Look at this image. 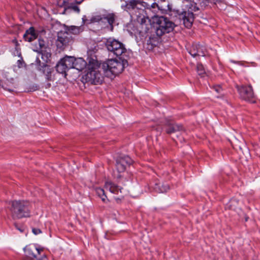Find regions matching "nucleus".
<instances>
[{"instance_id": "9", "label": "nucleus", "mask_w": 260, "mask_h": 260, "mask_svg": "<svg viewBox=\"0 0 260 260\" xmlns=\"http://www.w3.org/2000/svg\"><path fill=\"white\" fill-rule=\"evenodd\" d=\"M132 163L133 160L128 156H120L116 159V168L118 172H123L125 171L126 167Z\"/></svg>"}, {"instance_id": "2", "label": "nucleus", "mask_w": 260, "mask_h": 260, "mask_svg": "<svg viewBox=\"0 0 260 260\" xmlns=\"http://www.w3.org/2000/svg\"><path fill=\"white\" fill-rule=\"evenodd\" d=\"M102 64L96 61H90L86 73L83 76V81L90 84H101L104 80Z\"/></svg>"}, {"instance_id": "16", "label": "nucleus", "mask_w": 260, "mask_h": 260, "mask_svg": "<svg viewBox=\"0 0 260 260\" xmlns=\"http://www.w3.org/2000/svg\"><path fill=\"white\" fill-rule=\"evenodd\" d=\"M183 7L184 9L187 10V12L193 13L198 10L197 4L191 0H184Z\"/></svg>"}, {"instance_id": "39", "label": "nucleus", "mask_w": 260, "mask_h": 260, "mask_svg": "<svg viewBox=\"0 0 260 260\" xmlns=\"http://www.w3.org/2000/svg\"><path fill=\"white\" fill-rule=\"evenodd\" d=\"M48 85L49 87H50L51 86V84H48Z\"/></svg>"}, {"instance_id": "37", "label": "nucleus", "mask_w": 260, "mask_h": 260, "mask_svg": "<svg viewBox=\"0 0 260 260\" xmlns=\"http://www.w3.org/2000/svg\"><path fill=\"white\" fill-rule=\"evenodd\" d=\"M145 31L146 32H147V30H149V27H148V26H145Z\"/></svg>"}, {"instance_id": "5", "label": "nucleus", "mask_w": 260, "mask_h": 260, "mask_svg": "<svg viewBox=\"0 0 260 260\" xmlns=\"http://www.w3.org/2000/svg\"><path fill=\"white\" fill-rule=\"evenodd\" d=\"M123 56H122V58ZM127 64L126 59L123 58L120 60L109 59L102 63L103 71L106 76H109L110 74L117 75L120 74L124 70L125 65Z\"/></svg>"}, {"instance_id": "3", "label": "nucleus", "mask_w": 260, "mask_h": 260, "mask_svg": "<svg viewBox=\"0 0 260 260\" xmlns=\"http://www.w3.org/2000/svg\"><path fill=\"white\" fill-rule=\"evenodd\" d=\"M116 16L114 13L107 11L93 15L89 19L85 16L82 18L84 24H89L91 23L98 22L102 28H109L111 31L113 29V23L115 21Z\"/></svg>"}, {"instance_id": "17", "label": "nucleus", "mask_w": 260, "mask_h": 260, "mask_svg": "<svg viewBox=\"0 0 260 260\" xmlns=\"http://www.w3.org/2000/svg\"><path fill=\"white\" fill-rule=\"evenodd\" d=\"M41 68H42L40 69V70H42L43 73L45 75L46 79L47 81H53L54 80V77L52 75V73L53 70L49 66L44 63Z\"/></svg>"}, {"instance_id": "32", "label": "nucleus", "mask_w": 260, "mask_h": 260, "mask_svg": "<svg viewBox=\"0 0 260 260\" xmlns=\"http://www.w3.org/2000/svg\"><path fill=\"white\" fill-rule=\"evenodd\" d=\"M32 231L35 235H38L41 233V231L39 229H32Z\"/></svg>"}, {"instance_id": "10", "label": "nucleus", "mask_w": 260, "mask_h": 260, "mask_svg": "<svg viewBox=\"0 0 260 260\" xmlns=\"http://www.w3.org/2000/svg\"><path fill=\"white\" fill-rule=\"evenodd\" d=\"M24 251L26 256L30 259H37V260H41L39 257L42 251V249H39L34 245H30L26 246L24 248Z\"/></svg>"}, {"instance_id": "12", "label": "nucleus", "mask_w": 260, "mask_h": 260, "mask_svg": "<svg viewBox=\"0 0 260 260\" xmlns=\"http://www.w3.org/2000/svg\"><path fill=\"white\" fill-rule=\"evenodd\" d=\"M205 48L200 44H193L191 46L189 53L195 57L197 56H204L206 55Z\"/></svg>"}, {"instance_id": "11", "label": "nucleus", "mask_w": 260, "mask_h": 260, "mask_svg": "<svg viewBox=\"0 0 260 260\" xmlns=\"http://www.w3.org/2000/svg\"><path fill=\"white\" fill-rule=\"evenodd\" d=\"M184 131V129L182 125L171 122H168L165 126V131L169 135L176 133L178 136L179 134H181Z\"/></svg>"}, {"instance_id": "6", "label": "nucleus", "mask_w": 260, "mask_h": 260, "mask_svg": "<svg viewBox=\"0 0 260 260\" xmlns=\"http://www.w3.org/2000/svg\"><path fill=\"white\" fill-rule=\"evenodd\" d=\"M105 44L108 51L117 56H124L126 53L124 44L115 39L109 38Z\"/></svg>"}, {"instance_id": "14", "label": "nucleus", "mask_w": 260, "mask_h": 260, "mask_svg": "<svg viewBox=\"0 0 260 260\" xmlns=\"http://www.w3.org/2000/svg\"><path fill=\"white\" fill-rule=\"evenodd\" d=\"M140 0H125V4L122 5V8L126 11H131L137 8L138 5L141 4Z\"/></svg>"}, {"instance_id": "20", "label": "nucleus", "mask_w": 260, "mask_h": 260, "mask_svg": "<svg viewBox=\"0 0 260 260\" xmlns=\"http://www.w3.org/2000/svg\"><path fill=\"white\" fill-rule=\"evenodd\" d=\"M170 187L168 184L164 183H156L154 187L155 191L159 193H164L168 191Z\"/></svg>"}, {"instance_id": "13", "label": "nucleus", "mask_w": 260, "mask_h": 260, "mask_svg": "<svg viewBox=\"0 0 260 260\" xmlns=\"http://www.w3.org/2000/svg\"><path fill=\"white\" fill-rule=\"evenodd\" d=\"M104 186L106 189L109 190L114 194L118 195L122 193V188L111 182H106Z\"/></svg>"}, {"instance_id": "29", "label": "nucleus", "mask_w": 260, "mask_h": 260, "mask_svg": "<svg viewBox=\"0 0 260 260\" xmlns=\"http://www.w3.org/2000/svg\"><path fill=\"white\" fill-rule=\"evenodd\" d=\"M155 8H157L158 10L159 9V7L158 5L156 3H153L151 5H147V9L151 10V9H154Z\"/></svg>"}, {"instance_id": "4", "label": "nucleus", "mask_w": 260, "mask_h": 260, "mask_svg": "<svg viewBox=\"0 0 260 260\" xmlns=\"http://www.w3.org/2000/svg\"><path fill=\"white\" fill-rule=\"evenodd\" d=\"M30 204L27 201H13L11 203L12 217L13 219H20L29 217L30 215Z\"/></svg>"}, {"instance_id": "30", "label": "nucleus", "mask_w": 260, "mask_h": 260, "mask_svg": "<svg viewBox=\"0 0 260 260\" xmlns=\"http://www.w3.org/2000/svg\"><path fill=\"white\" fill-rule=\"evenodd\" d=\"M147 20H148V22H149V20L148 18H146L145 17H143V18H141L140 19V23L141 25L142 26V27L144 26V24L146 23Z\"/></svg>"}, {"instance_id": "18", "label": "nucleus", "mask_w": 260, "mask_h": 260, "mask_svg": "<svg viewBox=\"0 0 260 260\" xmlns=\"http://www.w3.org/2000/svg\"><path fill=\"white\" fill-rule=\"evenodd\" d=\"M36 47L38 50L37 51L40 52L42 54V58H43V56L45 55V52H47L45 42L42 39H39L38 43L36 44ZM50 53L46 52V57L47 58L50 57Z\"/></svg>"}, {"instance_id": "15", "label": "nucleus", "mask_w": 260, "mask_h": 260, "mask_svg": "<svg viewBox=\"0 0 260 260\" xmlns=\"http://www.w3.org/2000/svg\"><path fill=\"white\" fill-rule=\"evenodd\" d=\"M37 37L38 35L35 32V30L33 27H30L28 29L26 30L23 35V38L25 41L29 42L35 40Z\"/></svg>"}, {"instance_id": "22", "label": "nucleus", "mask_w": 260, "mask_h": 260, "mask_svg": "<svg viewBox=\"0 0 260 260\" xmlns=\"http://www.w3.org/2000/svg\"><path fill=\"white\" fill-rule=\"evenodd\" d=\"M55 68L58 73L65 75H66V72L68 70L62 59L57 63Z\"/></svg>"}, {"instance_id": "23", "label": "nucleus", "mask_w": 260, "mask_h": 260, "mask_svg": "<svg viewBox=\"0 0 260 260\" xmlns=\"http://www.w3.org/2000/svg\"><path fill=\"white\" fill-rule=\"evenodd\" d=\"M66 67L68 70L70 69L73 68L74 61H75V57L73 56H66L62 58Z\"/></svg>"}, {"instance_id": "7", "label": "nucleus", "mask_w": 260, "mask_h": 260, "mask_svg": "<svg viewBox=\"0 0 260 260\" xmlns=\"http://www.w3.org/2000/svg\"><path fill=\"white\" fill-rule=\"evenodd\" d=\"M241 99L250 103H254V95L251 86H237Z\"/></svg>"}, {"instance_id": "24", "label": "nucleus", "mask_w": 260, "mask_h": 260, "mask_svg": "<svg viewBox=\"0 0 260 260\" xmlns=\"http://www.w3.org/2000/svg\"><path fill=\"white\" fill-rule=\"evenodd\" d=\"M75 1L77 4H81L83 0H57V4L60 7H67L70 4Z\"/></svg>"}, {"instance_id": "1", "label": "nucleus", "mask_w": 260, "mask_h": 260, "mask_svg": "<svg viewBox=\"0 0 260 260\" xmlns=\"http://www.w3.org/2000/svg\"><path fill=\"white\" fill-rule=\"evenodd\" d=\"M175 27V24L170 21L167 18L164 17H159L155 25L151 28V32L155 33L149 37V40L147 41V44L150 46V49H152L155 46L159 40L160 37L166 33H169L172 31Z\"/></svg>"}, {"instance_id": "28", "label": "nucleus", "mask_w": 260, "mask_h": 260, "mask_svg": "<svg viewBox=\"0 0 260 260\" xmlns=\"http://www.w3.org/2000/svg\"><path fill=\"white\" fill-rule=\"evenodd\" d=\"M213 89L215 91H216L217 93H219L221 94L220 96H217V98L221 97L223 94H222V92L223 91V89L222 87L219 85H216L213 86Z\"/></svg>"}, {"instance_id": "21", "label": "nucleus", "mask_w": 260, "mask_h": 260, "mask_svg": "<svg viewBox=\"0 0 260 260\" xmlns=\"http://www.w3.org/2000/svg\"><path fill=\"white\" fill-rule=\"evenodd\" d=\"M86 66V61L82 58H75L73 68L79 71L83 70Z\"/></svg>"}, {"instance_id": "31", "label": "nucleus", "mask_w": 260, "mask_h": 260, "mask_svg": "<svg viewBox=\"0 0 260 260\" xmlns=\"http://www.w3.org/2000/svg\"><path fill=\"white\" fill-rule=\"evenodd\" d=\"M71 9H72L74 11L79 13L80 12V9L77 6H71Z\"/></svg>"}, {"instance_id": "36", "label": "nucleus", "mask_w": 260, "mask_h": 260, "mask_svg": "<svg viewBox=\"0 0 260 260\" xmlns=\"http://www.w3.org/2000/svg\"><path fill=\"white\" fill-rule=\"evenodd\" d=\"M122 197H123V196L121 194V195H120V196H119V198H116V200H120V198H122Z\"/></svg>"}, {"instance_id": "35", "label": "nucleus", "mask_w": 260, "mask_h": 260, "mask_svg": "<svg viewBox=\"0 0 260 260\" xmlns=\"http://www.w3.org/2000/svg\"><path fill=\"white\" fill-rule=\"evenodd\" d=\"M4 89H5V90H7L9 91H11V92L13 91L12 89H9V88H6H6H4Z\"/></svg>"}, {"instance_id": "33", "label": "nucleus", "mask_w": 260, "mask_h": 260, "mask_svg": "<svg viewBox=\"0 0 260 260\" xmlns=\"http://www.w3.org/2000/svg\"><path fill=\"white\" fill-rule=\"evenodd\" d=\"M231 61L233 63H238V64H240L241 66H244V62L243 61H236L234 60H231Z\"/></svg>"}, {"instance_id": "27", "label": "nucleus", "mask_w": 260, "mask_h": 260, "mask_svg": "<svg viewBox=\"0 0 260 260\" xmlns=\"http://www.w3.org/2000/svg\"><path fill=\"white\" fill-rule=\"evenodd\" d=\"M197 71L200 76H203L206 74L205 70L203 66L201 63H198L197 66Z\"/></svg>"}, {"instance_id": "26", "label": "nucleus", "mask_w": 260, "mask_h": 260, "mask_svg": "<svg viewBox=\"0 0 260 260\" xmlns=\"http://www.w3.org/2000/svg\"><path fill=\"white\" fill-rule=\"evenodd\" d=\"M95 192L98 196L101 198L102 200L105 202L107 200V198L105 194V190L102 188L97 187L95 188Z\"/></svg>"}, {"instance_id": "41", "label": "nucleus", "mask_w": 260, "mask_h": 260, "mask_svg": "<svg viewBox=\"0 0 260 260\" xmlns=\"http://www.w3.org/2000/svg\"><path fill=\"white\" fill-rule=\"evenodd\" d=\"M38 62H39V63H41V61H40V60H38Z\"/></svg>"}, {"instance_id": "40", "label": "nucleus", "mask_w": 260, "mask_h": 260, "mask_svg": "<svg viewBox=\"0 0 260 260\" xmlns=\"http://www.w3.org/2000/svg\"><path fill=\"white\" fill-rule=\"evenodd\" d=\"M19 231H20L21 232H22V230H21V229H18Z\"/></svg>"}, {"instance_id": "38", "label": "nucleus", "mask_w": 260, "mask_h": 260, "mask_svg": "<svg viewBox=\"0 0 260 260\" xmlns=\"http://www.w3.org/2000/svg\"><path fill=\"white\" fill-rule=\"evenodd\" d=\"M155 1H156V0H154ZM160 2L161 3H164L166 2V0H159Z\"/></svg>"}, {"instance_id": "34", "label": "nucleus", "mask_w": 260, "mask_h": 260, "mask_svg": "<svg viewBox=\"0 0 260 260\" xmlns=\"http://www.w3.org/2000/svg\"><path fill=\"white\" fill-rule=\"evenodd\" d=\"M22 61L21 60H18L17 62V66L19 68H21L22 66Z\"/></svg>"}, {"instance_id": "25", "label": "nucleus", "mask_w": 260, "mask_h": 260, "mask_svg": "<svg viewBox=\"0 0 260 260\" xmlns=\"http://www.w3.org/2000/svg\"><path fill=\"white\" fill-rule=\"evenodd\" d=\"M83 28L81 26H71L67 29V32L69 34L78 35L83 31Z\"/></svg>"}, {"instance_id": "8", "label": "nucleus", "mask_w": 260, "mask_h": 260, "mask_svg": "<svg viewBox=\"0 0 260 260\" xmlns=\"http://www.w3.org/2000/svg\"><path fill=\"white\" fill-rule=\"evenodd\" d=\"M72 42V37L69 32L60 31L58 32L56 43L58 48L63 50Z\"/></svg>"}, {"instance_id": "19", "label": "nucleus", "mask_w": 260, "mask_h": 260, "mask_svg": "<svg viewBox=\"0 0 260 260\" xmlns=\"http://www.w3.org/2000/svg\"><path fill=\"white\" fill-rule=\"evenodd\" d=\"M183 22L186 27H190L194 20L193 14L191 12L184 11Z\"/></svg>"}]
</instances>
